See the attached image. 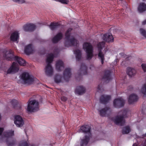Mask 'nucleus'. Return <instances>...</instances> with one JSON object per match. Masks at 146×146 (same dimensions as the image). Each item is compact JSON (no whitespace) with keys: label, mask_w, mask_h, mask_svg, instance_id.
<instances>
[{"label":"nucleus","mask_w":146,"mask_h":146,"mask_svg":"<svg viewBox=\"0 0 146 146\" xmlns=\"http://www.w3.org/2000/svg\"><path fill=\"white\" fill-rule=\"evenodd\" d=\"M119 54L121 55H122L123 54V53H120Z\"/></svg>","instance_id":"nucleus-42"},{"label":"nucleus","mask_w":146,"mask_h":146,"mask_svg":"<svg viewBox=\"0 0 146 146\" xmlns=\"http://www.w3.org/2000/svg\"><path fill=\"white\" fill-rule=\"evenodd\" d=\"M100 87V86L99 85L98 86V89L99 90H101V88Z\"/></svg>","instance_id":"nucleus-41"},{"label":"nucleus","mask_w":146,"mask_h":146,"mask_svg":"<svg viewBox=\"0 0 146 146\" xmlns=\"http://www.w3.org/2000/svg\"><path fill=\"white\" fill-rule=\"evenodd\" d=\"M14 58V60L17 62L20 66H24L26 65L25 61L22 58L17 56H15Z\"/></svg>","instance_id":"nucleus-21"},{"label":"nucleus","mask_w":146,"mask_h":146,"mask_svg":"<svg viewBox=\"0 0 146 146\" xmlns=\"http://www.w3.org/2000/svg\"><path fill=\"white\" fill-rule=\"evenodd\" d=\"M111 98L110 96L106 95H103L100 98V101L102 103L105 104Z\"/></svg>","instance_id":"nucleus-25"},{"label":"nucleus","mask_w":146,"mask_h":146,"mask_svg":"<svg viewBox=\"0 0 146 146\" xmlns=\"http://www.w3.org/2000/svg\"><path fill=\"white\" fill-rule=\"evenodd\" d=\"M71 75V70L69 68L65 69L63 73V78L59 74L56 75L54 78L55 82L57 83L63 82L64 81H68Z\"/></svg>","instance_id":"nucleus-2"},{"label":"nucleus","mask_w":146,"mask_h":146,"mask_svg":"<svg viewBox=\"0 0 146 146\" xmlns=\"http://www.w3.org/2000/svg\"><path fill=\"white\" fill-rule=\"evenodd\" d=\"M86 89L83 86L78 87L75 91V93L76 94L81 95L85 93Z\"/></svg>","instance_id":"nucleus-20"},{"label":"nucleus","mask_w":146,"mask_h":146,"mask_svg":"<svg viewBox=\"0 0 146 146\" xmlns=\"http://www.w3.org/2000/svg\"><path fill=\"white\" fill-rule=\"evenodd\" d=\"M138 98L137 96L135 94H132L130 95L128 98V102L130 104L136 102L138 100Z\"/></svg>","instance_id":"nucleus-18"},{"label":"nucleus","mask_w":146,"mask_h":146,"mask_svg":"<svg viewBox=\"0 0 146 146\" xmlns=\"http://www.w3.org/2000/svg\"><path fill=\"white\" fill-rule=\"evenodd\" d=\"M90 126L86 125L82 126L78 130L79 132H83L85 133V137L81 140L80 143L81 146L86 145L88 143L90 138L91 137V133L90 132Z\"/></svg>","instance_id":"nucleus-1"},{"label":"nucleus","mask_w":146,"mask_h":146,"mask_svg":"<svg viewBox=\"0 0 146 146\" xmlns=\"http://www.w3.org/2000/svg\"><path fill=\"white\" fill-rule=\"evenodd\" d=\"M78 73L79 74L81 75H85L87 74V68L85 64L82 65L80 69L78 71Z\"/></svg>","instance_id":"nucleus-16"},{"label":"nucleus","mask_w":146,"mask_h":146,"mask_svg":"<svg viewBox=\"0 0 146 146\" xmlns=\"http://www.w3.org/2000/svg\"><path fill=\"white\" fill-rule=\"evenodd\" d=\"M19 78L24 84H31L34 82L37 79L30 75L27 72H23L20 75Z\"/></svg>","instance_id":"nucleus-6"},{"label":"nucleus","mask_w":146,"mask_h":146,"mask_svg":"<svg viewBox=\"0 0 146 146\" xmlns=\"http://www.w3.org/2000/svg\"><path fill=\"white\" fill-rule=\"evenodd\" d=\"M26 109L28 111L31 112L38 111L39 110L38 102L34 100L29 101Z\"/></svg>","instance_id":"nucleus-7"},{"label":"nucleus","mask_w":146,"mask_h":146,"mask_svg":"<svg viewBox=\"0 0 146 146\" xmlns=\"http://www.w3.org/2000/svg\"><path fill=\"white\" fill-rule=\"evenodd\" d=\"M61 100L62 101H65L67 100V98L64 96H62L61 98Z\"/></svg>","instance_id":"nucleus-36"},{"label":"nucleus","mask_w":146,"mask_h":146,"mask_svg":"<svg viewBox=\"0 0 146 146\" xmlns=\"http://www.w3.org/2000/svg\"><path fill=\"white\" fill-rule=\"evenodd\" d=\"M36 28L35 25L33 24H28L25 25L23 27V30L26 32L33 31Z\"/></svg>","instance_id":"nucleus-14"},{"label":"nucleus","mask_w":146,"mask_h":146,"mask_svg":"<svg viewBox=\"0 0 146 146\" xmlns=\"http://www.w3.org/2000/svg\"><path fill=\"white\" fill-rule=\"evenodd\" d=\"M135 144H134L133 146H135Z\"/></svg>","instance_id":"nucleus-43"},{"label":"nucleus","mask_w":146,"mask_h":146,"mask_svg":"<svg viewBox=\"0 0 146 146\" xmlns=\"http://www.w3.org/2000/svg\"><path fill=\"white\" fill-rule=\"evenodd\" d=\"M142 24L143 25H145V24H146V19L145 20H144V21H143L142 22Z\"/></svg>","instance_id":"nucleus-38"},{"label":"nucleus","mask_w":146,"mask_h":146,"mask_svg":"<svg viewBox=\"0 0 146 146\" xmlns=\"http://www.w3.org/2000/svg\"><path fill=\"white\" fill-rule=\"evenodd\" d=\"M4 137H9L14 135V131H11L8 132H5L3 133Z\"/></svg>","instance_id":"nucleus-31"},{"label":"nucleus","mask_w":146,"mask_h":146,"mask_svg":"<svg viewBox=\"0 0 146 146\" xmlns=\"http://www.w3.org/2000/svg\"><path fill=\"white\" fill-rule=\"evenodd\" d=\"M62 37V33H60L53 38L52 41L54 43H56L61 39Z\"/></svg>","instance_id":"nucleus-27"},{"label":"nucleus","mask_w":146,"mask_h":146,"mask_svg":"<svg viewBox=\"0 0 146 146\" xmlns=\"http://www.w3.org/2000/svg\"><path fill=\"white\" fill-rule=\"evenodd\" d=\"M83 48L86 51L87 59H91L93 56V48L92 46L89 43L86 42L83 45Z\"/></svg>","instance_id":"nucleus-8"},{"label":"nucleus","mask_w":146,"mask_h":146,"mask_svg":"<svg viewBox=\"0 0 146 146\" xmlns=\"http://www.w3.org/2000/svg\"><path fill=\"white\" fill-rule=\"evenodd\" d=\"M130 131V129L129 126H127L124 127L122 130L123 133L124 134H127Z\"/></svg>","instance_id":"nucleus-33"},{"label":"nucleus","mask_w":146,"mask_h":146,"mask_svg":"<svg viewBox=\"0 0 146 146\" xmlns=\"http://www.w3.org/2000/svg\"><path fill=\"white\" fill-rule=\"evenodd\" d=\"M19 33L17 31H15L12 33L11 36V40L13 41H17L19 38Z\"/></svg>","instance_id":"nucleus-24"},{"label":"nucleus","mask_w":146,"mask_h":146,"mask_svg":"<svg viewBox=\"0 0 146 146\" xmlns=\"http://www.w3.org/2000/svg\"><path fill=\"white\" fill-rule=\"evenodd\" d=\"M142 68L144 71L145 72L146 71V64H142L141 65Z\"/></svg>","instance_id":"nucleus-35"},{"label":"nucleus","mask_w":146,"mask_h":146,"mask_svg":"<svg viewBox=\"0 0 146 146\" xmlns=\"http://www.w3.org/2000/svg\"><path fill=\"white\" fill-rule=\"evenodd\" d=\"M140 34L146 38V31L144 29L141 28L139 29Z\"/></svg>","instance_id":"nucleus-34"},{"label":"nucleus","mask_w":146,"mask_h":146,"mask_svg":"<svg viewBox=\"0 0 146 146\" xmlns=\"http://www.w3.org/2000/svg\"><path fill=\"white\" fill-rule=\"evenodd\" d=\"M125 101L122 98H119L115 99L113 101V106L116 108H119L123 106Z\"/></svg>","instance_id":"nucleus-11"},{"label":"nucleus","mask_w":146,"mask_h":146,"mask_svg":"<svg viewBox=\"0 0 146 146\" xmlns=\"http://www.w3.org/2000/svg\"><path fill=\"white\" fill-rule=\"evenodd\" d=\"M110 72L109 71L106 72L103 79L106 81L109 80L111 78L110 76Z\"/></svg>","instance_id":"nucleus-29"},{"label":"nucleus","mask_w":146,"mask_h":146,"mask_svg":"<svg viewBox=\"0 0 146 146\" xmlns=\"http://www.w3.org/2000/svg\"><path fill=\"white\" fill-rule=\"evenodd\" d=\"M15 56L13 54V52L11 50L7 51L3 55L4 58L8 60H14Z\"/></svg>","instance_id":"nucleus-13"},{"label":"nucleus","mask_w":146,"mask_h":146,"mask_svg":"<svg viewBox=\"0 0 146 146\" xmlns=\"http://www.w3.org/2000/svg\"><path fill=\"white\" fill-rule=\"evenodd\" d=\"M56 65V69L58 71L62 70L64 68L63 63L61 60H59L57 61Z\"/></svg>","instance_id":"nucleus-22"},{"label":"nucleus","mask_w":146,"mask_h":146,"mask_svg":"<svg viewBox=\"0 0 146 146\" xmlns=\"http://www.w3.org/2000/svg\"><path fill=\"white\" fill-rule=\"evenodd\" d=\"M146 146V145H145V146Z\"/></svg>","instance_id":"nucleus-44"},{"label":"nucleus","mask_w":146,"mask_h":146,"mask_svg":"<svg viewBox=\"0 0 146 146\" xmlns=\"http://www.w3.org/2000/svg\"><path fill=\"white\" fill-rule=\"evenodd\" d=\"M72 30L71 28H69L65 33V45L67 47H68L70 46L75 45L78 43V41L70 35V32Z\"/></svg>","instance_id":"nucleus-5"},{"label":"nucleus","mask_w":146,"mask_h":146,"mask_svg":"<svg viewBox=\"0 0 146 146\" xmlns=\"http://www.w3.org/2000/svg\"><path fill=\"white\" fill-rule=\"evenodd\" d=\"M33 48L31 44H28L25 47V52L27 55H29L33 53Z\"/></svg>","instance_id":"nucleus-17"},{"label":"nucleus","mask_w":146,"mask_h":146,"mask_svg":"<svg viewBox=\"0 0 146 146\" xmlns=\"http://www.w3.org/2000/svg\"><path fill=\"white\" fill-rule=\"evenodd\" d=\"M19 70L18 66L15 62H13L12 65L9 69L7 71L5 72V74H6L12 73L17 72Z\"/></svg>","instance_id":"nucleus-12"},{"label":"nucleus","mask_w":146,"mask_h":146,"mask_svg":"<svg viewBox=\"0 0 146 146\" xmlns=\"http://www.w3.org/2000/svg\"><path fill=\"white\" fill-rule=\"evenodd\" d=\"M74 54L75 55L76 59L79 60L81 57V51L78 49H76L74 51Z\"/></svg>","instance_id":"nucleus-28"},{"label":"nucleus","mask_w":146,"mask_h":146,"mask_svg":"<svg viewBox=\"0 0 146 146\" xmlns=\"http://www.w3.org/2000/svg\"><path fill=\"white\" fill-rule=\"evenodd\" d=\"M54 57V55L52 53L49 54L47 56L46 59L47 65L45 69V72L46 74L48 76H51L53 74V70L50 63L52 62L53 59Z\"/></svg>","instance_id":"nucleus-4"},{"label":"nucleus","mask_w":146,"mask_h":146,"mask_svg":"<svg viewBox=\"0 0 146 146\" xmlns=\"http://www.w3.org/2000/svg\"><path fill=\"white\" fill-rule=\"evenodd\" d=\"M138 10L140 13L145 11L146 10V5L143 3H140L138 7Z\"/></svg>","instance_id":"nucleus-26"},{"label":"nucleus","mask_w":146,"mask_h":146,"mask_svg":"<svg viewBox=\"0 0 146 146\" xmlns=\"http://www.w3.org/2000/svg\"><path fill=\"white\" fill-rule=\"evenodd\" d=\"M2 118V116L1 114L0 113V121L1 120Z\"/></svg>","instance_id":"nucleus-40"},{"label":"nucleus","mask_w":146,"mask_h":146,"mask_svg":"<svg viewBox=\"0 0 146 146\" xmlns=\"http://www.w3.org/2000/svg\"><path fill=\"white\" fill-rule=\"evenodd\" d=\"M119 113L120 115L113 117L112 120L116 124L122 125L125 122L123 118L127 116V115L129 116V115L130 114V113L126 110L121 111Z\"/></svg>","instance_id":"nucleus-3"},{"label":"nucleus","mask_w":146,"mask_h":146,"mask_svg":"<svg viewBox=\"0 0 146 146\" xmlns=\"http://www.w3.org/2000/svg\"><path fill=\"white\" fill-rule=\"evenodd\" d=\"M59 25L58 23H51L49 26L50 28L52 30H55L58 28Z\"/></svg>","instance_id":"nucleus-30"},{"label":"nucleus","mask_w":146,"mask_h":146,"mask_svg":"<svg viewBox=\"0 0 146 146\" xmlns=\"http://www.w3.org/2000/svg\"><path fill=\"white\" fill-rule=\"evenodd\" d=\"M141 92L143 95V96L146 97V85L145 84L142 87L141 90Z\"/></svg>","instance_id":"nucleus-32"},{"label":"nucleus","mask_w":146,"mask_h":146,"mask_svg":"<svg viewBox=\"0 0 146 146\" xmlns=\"http://www.w3.org/2000/svg\"><path fill=\"white\" fill-rule=\"evenodd\" d=\"M14 123L17 127L22 126L24 124V121L21 116L17 115L15 116Z\"/></svg>","instance_id":"nucleus-10"},{"label":"nucleus","mask_w":146,"mask_h":146,"mask_svg":"<svg viewBox=\"0 0 146 146\" xmlns=\"http://www.w3.org/2000/svg\"><path fill=\"white\" fill-rule=\"evenodd\" d=\"M103 39L108 42L113 41V38L111 33H108L103 35L102 36Z\"/></svg>","instance_id":"nucleus-15"},{"label":"nucleus","mask_w":146,"mask_h":146,"mask_svg":"<svg viewBox=\"0 0 146 146\" xmlns=\"http://www.w3.org/2000/svg\"><path fill=\"white\" fill-rule=\"evenodd\" d=\"M105 45V42L104 41L99 42L97 45V48L99 51L98 56L99 59L101 60L102 64L104 63V55L102 52L101 50L104 47Z\"/></svg>","instance_id":"nucleus-9"},{"label":"nucleus","mask_w":146,"mask_h":146,"mask_svg":"<svg viewBox=\"0 0 146 146\" xmlns=\"http://www.w3.org/2000/svg\"><path fill=\"white\" fill-rule=\"evenodd\" d=\"M136 73V70L133 68L128 67L127 69V74L130 77L134 76Z\"/></svg>","instance_id":"nucleus-23"},{"label":"nucleus","mask_w":146,"mask_h":146,"mask_svg":"<svg viewBox=\"0 0 146 146\" xmlns=\"http://www.w3.org/2000/svg\"><path fill=\"white\" fill-rule=\"evenodd\" d=\"M100 114L102 116H106L111 112L110 109L108 108H105L100 111Z\"/></svg>","instance_id":"nucleus-19"},{"label":"nucleus","mask_w":146,"mask_h":146,"mask_svg":"<svg viewBox=\"0 0 146 146\" xmlns=\"http://www.w3.org/2000/svg\"><path fill=\"white\" fill-rule=\"evenodd\" d=\"M15 141H14L13 143H11L10 144H9V145L10 146H13L14 143H15Z\"/></svg>","instance_id":"nucleus-39"},{"label":"nucleus","mask_w":146,"mask_h":146,"mask_svg":"<svg viewBox=\"0 0 146 146\" xmlns=\"http://www.w3.org/2000/svg\"><path fill=\"white\" fill-rule=\"evenodd\" d=\"M3 131V129L2 128H0V135L1 134Z\"/></svg>","instance_id":"nucleus-37"}]
</instances>
